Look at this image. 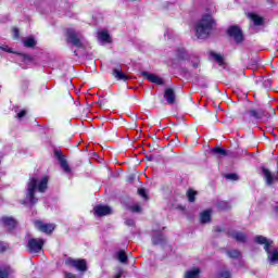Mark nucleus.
Wrapping results in <instances>:
<instances>
[{
  "instance_id": "nucleus-3",
  "label": "nucleus",
  "mask_w": 278,
  "mask_h": 278,
  "mask_svg": "<svg viewBox=\"0 0 278 278\" xmlns=\"http://www.w3.org/2000/svg\"><path fill=\"white\" fill-rule=\"evenodd\" d=\"M254 240L257 244H264L269 264H278V251L275 249V245H273V241L264 236H256Z\"/></svg>"
},
{
  "instance_id": "nucleus-11",
  "label": "nucleus",
  "mask_w": 278,
  "mask_h": 278,
  "mask_svg": "<svg viewBox=\"0 0 278 278\" xmlns=\"http://www.w3.org/2000/svg\"><path fill=\"white\" fill-rule=\"evenodd\" d=\"M54 155L64 173L71 174V166H68V163L66 162V157H64V155H62V153H60L59 151H55Z\"/></svg>"
},
{
  "instance_id": "nucleus-14",
  "label": "nucleus",
  "mask_w": 278,
  "mask_h": 278,
  "mask_svg": "<svg viewBox=\"0 0 278 278\" xmlns=\"http://www.w3.org/2000/svg\"><path fill=\"white\" fill-rule=\"evenodd\" d=\"M112 75L118 81H127L129 79V76H127V74L123 73V70L121 67H115L113 70Z\"/></svg>"
},
{
  "instance_id": "nucleus-13",
  "label": "nucleus",
  "mask_w": 278,
  "mask_h": 278,
  "mask_svg": "<svg viewBox=\"0 0 278 278\" xmlns=\"http://www.w3.org/2000/svg\"><path fill=\"white\" fill-rule=\"evenodd\" d=\"M98 40L101 45H108L112 42V37H110V33L108 30L98 31Z\"/></svg>"
},
{
  "instance_id": "nucleus-12",
  "label": "nucleus",
  "mask_w": 278,
  "mask_h": 278,
  "mask_svg": "<svg viewBox=\"0 0 278 278\" xmlns=\"http://www.w3.org/2000/svg\"><path fill=\"white\" fill-rule=\"evenodd\" d=\"M229 238L236 240V242L244 243L247 242V235L242 231H230L228 233Z\"/></svg>"
},
{
  "instance_id": "nucleus-39",
  "label": "nucleus",
  "mask_w": 278,
  "mask_h": 278,
  "mask_svg": "<svg viewBox=\"0 0 278 278\" xmlns=\"http://www.w3.org/2000/svg\"><path fill=\"white\" fill-rule=\"evenodd\" d=\"M13 38H18V30L17 28H13Z\"/></svg>"
},
{
  "instance_id": "nucleus-18",
  "label": "nucleus",
  "mask_w": 278,
  "mask_h": 278,
  "mask_svg": "<svg viewBox=\"0 0 278 278\" xmlns=\"http://www.w3.org/2000/svg\"><path fill=\"white\" fill-rule=\"evenodd\" d=\"M1 223L4 227H8V229H14L16 227V219L12 217H2Z\"/></svg>"
},
{
  "instance_id": "nucleus-40",
  "label": "nucleus",
  "mask_w": 278,
  "mask_h": 278,
  "mask_svg": "<svg viewBox=\"0 0 278 278\" xmlns=\"http://www.w3.org/2000/svg\"><path fill=\"white\" fill-rule=\"evenodd\" d=\"M121 277H123V271H119V273L115 276V278H121Z\"/></svg>"
},
{
  "instance_id": "nucleus-5",
  "label": "nucleus",
  "mask_w": 278,
  "mask_h": 278,
  "mask_svg": "<svg viewBox=\"0 0 278 278\" xmlns=\"http://www.w3.org/2000/svg\"><path fill=\"white\" fill-rule=\"evenodd\" d=\"M66 266H72L73 268H76V270H79L80 273H86L88 270V263L84 258H66L65 260Z\"/></svg>"
},
{
  "instance_id": "nucleus-24",
  "label": "nucleus",
  "mask_w": 278,
  "mask_h": 278,
  "mask_svg": "<svg viewBox=\"0 0 278 278\" xmlns=\"http://www.w3.org/2000/svg\"><path fill=\"white\" fill-rule=\"evenodd\" d=\"M116 260H118V262H121V264H127V254L125 253V251L121 250L116 253Z\"/></svg>"
},
{
  "instance_id": "nucleus-36",
  "label": "nucleus",
  "mask_w": 278,
  "mask_h": 278,
  "mask_svg": "<svg viewBox=\"0 0 278 278\" xmlns=\"http://www.w3.org/2000/svg\"><path fill=\"white\" fill-rule=\"evenodd\" d=\"M0 50L5 51L7 53H14L8 46H0Z\"/></svg>"
},
{
  "instance_id": "nucleus-42",
  "label": "nucleus",
  "mask_w": 278,
  "mask_h": 278,
  "mask_svg": "<svg viewBox=\"0 0 278 278\" xmlns=\"http://www.w3.org/2000/svg\"><path fill=\"white\" fill-rule=\"evenodd\" d=\"M267 1H269V2H270V1H273V0H267Z\"/></svg>"
},
{
  "instance_id": "nucleus-32",
  "label": "nucleus",
  "mask_w": 278,
  "mask_h": 278,
  "mask_svg": "<svg viewBox=\"0 0 278 278\" xmlns=\"http://www.w3.org/2000/svg\"><path fill=\"white\" fill-rule=\"evenodd\" d=\"M138 194L139 197H142V199H146V201L149 199V197L147 195V190L144 189H138Z\"/></svg>"
},
{
  "instance_id": "nucleus-16",
  "label": "nucleus",
  "mask_w": 278,
  "mask_h": 278,
  "mask_svg": "<svg viewBox=\"0 0 278 278\" xmlns=\"http://www.w3.org/2000/svg\"><path fill=\"white\" fill-rule=\"evenodd\" d=\"M164 99L168 103V105H173L175 103V91L172 88L165 89Z\"/></svg>"
},
{
  "instance_id": "nucleus-28",
  "label": "nucleus",
  "mask_w": 278,
  "mask_h": 278,
  "mask_svg": "<svg viewBox=\"0 0 278 278\" xmlns=\"http://www.w3.org/2000/svg\"><path fill=\"white\" fill-rule=\"evenodd\" d=\"M216 278H231V271L228 269H222L217 273Z\"/></svg>"
},
{
  "instance_id": "nucleus-22",
  "label": "nucleus",
  "mask_w": 278,
  "mask_h": 278,
  "mask_svg": "<svg viewBox=\"0 0 278 278\" xmlns=\"http://www.w3.org/2000/svg\"><path fill=\"white\" fill-rule=\"evenodd\" d=\"M199 275H201V269L199 268H192L185 273L184 278H199Z\"/></svg>"
},
{
  "instance_id": "nucleus-9",
  "label": "nucleus",
  "mask_w": 278,
  "mask_h": 278,
  "mask_svg": "<svg viewBox=\"0 0 278 278\" xmlns=\"http://www.w3.org/2000/svg\"><path fill=\"white\" fill-rule=\"evenodd\" d=\"M94 216H110L112 214V207L108 205H97L93 207Z\"/></svg>"
},
{
  "instance_id": "nucleus-4",
  "label": "nucleus",
  "mask_w": 278,
  "mask_h": 278,
  "mask_svg": "<svg viewBox=\"0 0 278 278\" xmlns=\"http://www.w3.org/2000/svg\"><path fill=\"white\" fill-rule=\"evenodd\" d=\"M67 42H71L74 47H77V49H83L84 47V36H81L79 33H77L73 28H68L66 33Z\"/></svg>"
},
{
  "instance_id": "nucleus-26",
  "label": "nucleus",
  "mask_w": 278,
  "mask_h": 278,
  "mask_svg": "<svg viewBox=\"0 0 278 278\" xmlns=\"http://www.w3.org/2000/svg\"><path fill=\"white\" fill-rule=\"evenodd\" d=\"M212 153H214V155H217L218 157L227 155V151L223 148H214L212 150Z\"/></svg>"
},
{
  "instance_id": "nucleus-2",
  "label": "nucleus",
  "mask_w": 278,
  "mask_h": 278,
  "mask_svg": "<svg viewBox=\"0 0 278 278\" xmlns=\"http://www.w3.org/2000/svg\"><path fill=\"white\" fill-rule=\"evenodd\" d=\"M214 25V18H212V15L206 14L202 16L201 20H199L195 23V36L199 40H205L212 34V27Z\"/></svg>"
},
{
  "instance_id": "nucleus-41",
  "label": "nucleus",
  "mask_w": 278,
  "mask_h": 278,
  "mask_svg": "<svg viewBox=\"0 0 278 278\" xmlns=\"http://www.w3.org/2000/svg\"><path fill=\"white\" fill-rule=\"evenodd\" d=\"M275 212H276V214H278V205L275 206Z\"/></svg>"
},
{
  "instance_id": "nucleus-38",
  "label": "nucleus",
  "mask_w": 278,
  "mask_h": 278,
  "mask_svg": "<svg viewBox=\"0 0 278 278\" xmlns=\"http://www.w3.org/2000/svg\"><path fill=\"white\" fill-rule=\"evenodd\" d=\"M27 115V111H25V110H22L20 113H17V118H24V116H26Z\"/></svg>"
},
{
  "instance_id": "nucleus-27",
  "label": "nucleus",
  "mask_w": 278,
  "mask_h": 278,
  "mask_svg": "<svg viewBox=\"0 0 278 278\" xmlns=\"http://www.w3.org/2000/svg\"><path fill=\"white\" fill-rule=\"evenodd\" d=\"M227 255L231 260H238L240 257L241 253L238 250H229V251H227Z\"/></svg>"
},
{
  "instance_id": "nucleus-15",
  "label": "nucleus",
  "mask_w": 278,
  "mask_h": 278,
  "mask_svg": "<svg viewBox=\"0 0 278 278\" xmlns=\"http://www.w3.org/2000/svg\"><path fill=\"white\" fill-rule=\"evenodd\" d=\"M154 233L152 236V243L153 244H162L163 242H166V238L164 237V235H162V232H160L161 230H153Z\"/></svg>"
},
{
  "instance_id": "nucleus-6",
  "label": "nucleus",
  "mask_w": 278,
  "mask_h": 278,
  "mask_svg": "<svg viewBox=\"0 0 278 278\" xmlns=\"http://www.w3.org/2000/svg\"><path fill=\"white\" fill-rule=\"evenodd\" d=\"M45 247V239L30 238L27 243V249L33 255L40 253Z\"/></svg>"
},
{
  "instance_id": "nucleus-33",
  "label": "nucleus",
  "mask_w": 278,
  "mask_h": 278,
  "mask_svg": "<svg viewBox=\"0 0 278 278\" xmlns=\"http://www.w3.org/2000/svg\"><path fill=\"white\" fill-rule=\"evenodd\" d=\"M191 62H192L193 68H199V58L191 56Z\"/></svg>"
},
{
  "instance_id": "nucleus-20",
  "label": "nucleus",
  "mask_w": 278,
  "mask_h": 278,
  "mask_svg": "<svg viewBox=\"0 0 278 278\" xmlns=\"http://www.w3.org/2000/svg\"><path fill=\"white\" fill-rule=\"evenodd\" d=\"M23 43H24V47H27L28 49H34V47H36L37 45V41H36V38L30 36V37L24 38Z\"/></svg>"
},
{
  "instance_id": "nucleus-31",
  "label": "nucleus",
  "mask_w": 278,
  "mask_h": 278,
  "mask_svg": "<svg viewBox=\"0 0 278 278\" xmlns=\"http://www.w3.org/2000/svg\"><path fill=\"white\" fill-rule=\"evenodd\" d=\"M177 55L179 60H186V49H179Z\"/></svg>"
},
{
  "instance_id": "nucleus-25",
  "label": "nucleus",
  "mask_w": 278,
  "mask_h": 278,
  "mask_svg": "<svg viewBox=\"0 0 278 278\" xmlns=\"http://www.w3.org/2000/svg\"><path fill=\"white\" fill-rule=\"evenodd\" d=\"M187 199L189 203H194L195 199H197V191L189 189L187 191Z\"/></svg>"
},
{
  "instance_id": "nucleus-7",
  "label": "nucleus",
  "mask_w": 278,
  "mask_h": 278,
  "mask_svg": "<svg viewBox=\"0 0 278 278\" xmlns=\"http://www.w3.org/2000/svg\"><path fill=\"white\" fill-rule=\"evenodd\" d=\"M35 228L38 229V231H41L42 233H53L55 231V225L53 224H47L41 220H35L34 222Z\"/></svg>"
},
{
  "instance_id": "nucleus-21",
  "label": "nucleus",
  "mask_w": 278,
  "mask_h": 278,
  "mask_svg": "<svg viewBox=\"0 0 278 278\" xmlns=\"http://www.w3.org/2000/svg\"><path fill=\"white\" fill-rule=\"evenodd\" d=\"M200 220L202 224L210 223L212 220V211L206 210L201 213Z\"/></svg>"
},
{
  "instance_id": "nucleus-8",
  "label": "nucleus",
  "mask_w": 278,
  "mask_h": 278,
  "mask_svg": "<svg viewBox=\"0 0 278 278\" xmlns=\"http://www.w3.org/2000/svg\"><path fill=\"white\" fill-rule=\"evenodd\" d=\"M228 36H230V38H233L235 42L237 43L242 42V40L244 39L242 36V30L238 26H230L228 28Z\"/></svg>"
},
{
  "instance_id": "nucleus-10",
  "label": "nucleus",
  "mask_w": 278,
  "mask_h": 278,
  "mask_svg": "<svg viewBox=\"0 0 278 278\" xmlns=\"http://www.w3.org/2000/svg\"><path fill=\"white\" fill-rule=\"evenodd\" d=\"M141 75L142 77H144V79H148V81H151V84H156V86H162L164 84V80L155 74H152L149 72H142Z\"/></svg>"
},
{
  "instance_id": "nucleus-35",
  "label": "nucleus",
  "mask_w": 278,
  "mask_h": 278,
  "mask_svg": "<svg viewBox=\"0 0 278 278\" xmlns=\"http://www.w3.org/2000/svg\"><path fill=\"white\" fill-rule=\"evenodd\" d=\"M226 179H231V181H238V175L237 174H228V175H226Z\"/></svg>"
},
{
  "instance_id": "nucleus-37",
  "label": "nucleus",
  "mask_w": 278,
  "mask_h": 278,
  "mask_svg": "<svg viewBox=\"0 0 278 278\" xmlns=\"http://www.w3.org/2000/svg\"><path fill=\"white\" fill-rule=\"evenodd\" d=\"M125 225H127L128 227H134V225H136V222L134 219H126Z\"/></svg>"
},
{
  "instance_id": "nucleus-23",
  "label": "nucleus",
  "mask_w": 278,
  "mask_h": 278,
  "mask_svg": "<svg viewBox=\"0 0 278 278\" xmlns=\"http://www.w3.org/2000/svg\"><path fill=\"white\" fill-rule=\"evenodd\" d=\"M250 18L254 23V25H256V26H260L264 23V20L262 18V16H260L255 13H251Z\"/></svg>"
},
{
  "instance_id": "nucleus-1",
  "label": "nucleus",
  "mask_w": 278,
  "mask_h": 278,
  "mask_svg": "<svg viewBox=\"0 0 278 278\" xmlns=\"http://www.w3.org/2000/svg\"><path fill=\"white\" fill-rule=\"evenodd\" d=\"M48 184L49 178L47 176H43L42 178H31L27 185L26 201L29 202L30 205H36V203H38L36 190H38V192H45Z\"/></svg>"
},
{
  "instance_id": "nucleus-19",
  "label": "nucleus",
  "mask_w": 278,
  "mask_h": 278,
  "mask_svg": "<svg viewBox=\"0 0 278 278\" xmlns=\"http://www.w3.org/2000/svg\"><path fill=\"white\" fill-rule=\"evenodd\" d=\"M250 116H252V118H264V110L262 109H252L249 111Z\"/></svg>"
},
{
  "instance_id": "nucleus-30",
  "label": "nucleus",
  "mask_w": 278,
  "mask_h": 278,
  "mask_svg": "<svg viewBox=\"0 0 278 278\" xmlns=\"http://www.w3.org/2000/svg\"><path fill=\"white\" fill-rule=\"evenodd\" d=\"M21 60L25 62V64H29L34 59L29 54H20Z\"/></svg>"
},
{
  "instance_id": "nucleus-17",
  "label": "nucleus",
  "mask_w": 278,
  "mask_h": 278,
  "mask_svg": "<svg viewBox=\"0 0 278 278\" xmlns=\"http://www.w3.org/2000/svg\"><path fill=\"white\" fill-rule=\"evenodd\" d=\"M14 269L10 265H0V278H10Z\"/></svg>"
},
{
  "instance_id": "nucleus-34",
  "label": "nucleus",
  "mask_w": 278,
  "mask_h": 278,
  "mask_svg": "<svg viewBox=\"0 0 278 278\" xmlns=\"http://www.w3.org/2000/svg\"><path fill=\"white\" fill-rule=\"evenodd\" d=\"M131 212L140 213L142 212V207H140V204H135L130 206Z\"/></svg>"
},
{
  "instance_id": "nucleus-29",
  "label": "nucleus",
  "mask_w": 278,
  "mask_h": 278,
  "mask_svg": "<svg viewBox=\"0 0 278 278\" xmlns=\"http://www.w3.org/2000/svg\"><path fill=\"white\" fill-rule=\"evenodd\" d=\"M211 55H212L213 60H215V62H217V64H219V66H223V64L225 63L223 55L214 53V52H212Z\"/></svg>"
}]
</instances>
